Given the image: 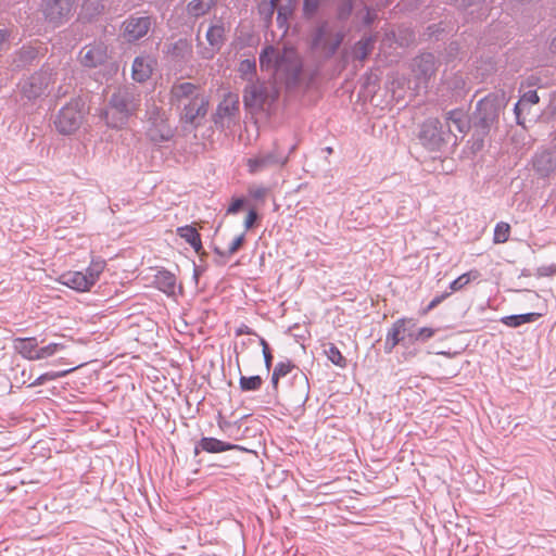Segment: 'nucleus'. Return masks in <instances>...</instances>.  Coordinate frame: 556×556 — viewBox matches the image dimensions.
I'll list each match as a JSON object with an SVG mask.
<instances>
[{"mask_svg": "<svg viewBox=\"0 0 556 556\" xmlns=\"http://www.w3.org/2000/svg\"><path fill=\"white\" fill-rule=\"evenodd\" d=\"M325 353L328 359L336 366L340 368H345L348 365L346 358L342 355L340 350L333 344L329 343Z\"/></svg>", "mask_w": 556, "mask_h": 556, "instance_id": "72a5a7b5", "label": "nucleus"}, {"mask_svg": "<svg viewBox=\"0 0 556 556\" xmlns=\"http://www.w3.org/2000/svg\"><path fill=\"white\" fill-rule=\"evenodd\" d=\"M416 323L413 318L402 317L395 320L391 328L388 330L384 343V350L387 353L392 350L402 341L407 339L409 341V334L415 333Z\"/></svg>", "mask_w": 556, "mask_h": 556, "instance_id": "9d476101", "label": "nucleus"}, {"mask_svg": "<svg viewBox=\"0 0 556 556\" xmlns=\"http://www.w3.org/2000/svg\"><path fill=\"white\" fill-rule=\"evenodd\" d=\"M366 22H367V23H370V22H371V17H370V15H369V14H368V16H367V21H366Z\"/></svg>", "mask_w": 556, "mask_h": 556, "instance_id": "6e6d98bb", "label": "nucleus"}, {"mask_svg": "<svg viewBox=\"0 0 556 556\" xmlns=\"http://www.w3.org/2000/svg\"><path fill=\"white\" fill-rule=\"evenodd\" d=\"M293 368L294 365L290 361L280 362L275 366L271 375V383L275 391L278 390L279 379L287 376Z\"/></svg>", "mask_w": 556, "mask_h": 556, "instance_id": "c85d7f7f", "label": "nucleus"}, {"mask_svg": "<svg viewBox=\"0 0 556 556\" xmlns=\"http://www.w3.org/2000/svg\"><path fill=\"white\" fill-rule=\"evenodd\" d=\"M372 47L374 41L371 38H365L359 40L353 49L354 56L361 61L365 60L371 52Z\"/></svg>", "mask_w": 556, "mask_h": 556, "instance_id": "c9c22d12", "label": "nucleus"}, {"mask_svg": "<svg viewBox=\"0 0 556 556\" xmlns=\"http://www.w3.org/2000/svg\"><path fill=\"white\" fill-rule=\"evenodd\" d=\"M151 24L149 16H131L123 24V36L127 41L139 40L148 34Z\"/></svg>", "mask_w": 556, "mask_h": 556, "instance_id": "ddd939ff", "label": "nucleus"}, {"mask_svg": "<svg viewBox=\"0 0 556 556\" xmlns=\"http://www.w3.org/2000/svg\"><path fill=\"white\" fill-rule=\"evenodd\" d=\"M252 333H254V332L247 325H241L239 328L236 329V336L252 334Z\"/></svg>", "mask_w": 556, "mask_h": 556, "instance_id": "603ef678", "label": "nucleus"}, {"mask_svg": "<svg viewBox=\"0 0 556 556\" xmlns=\"http://www.w3.org/2000/svg\"><path fill=\"white\" fill-rule=\"evenodd\" d=\"M447 124L452 125L459 131L465 132L468 129V119L466 114L460 110H454L447 114Z\"/></svg>", "mask_w": 556, "mask_h": 556, "instance_id": "bb28decb", "label": "nucleus"}, {"mask_svg": "<svg viewBox=\"0 0 556 556\" xmlns=\"http://www.w3.org/2000/svg\"><path fill=\"white\" fill-rule=\"evenodd\" d=\"M13 346L24 358L37 361L38 342L36 338H16L13 341Z\"/></svg>", "mask_w": 556, "mask_h": 556, "instance_id": "a211bd4d", "label": "nucleus"}, {"mask_svg": "<svg viewBox=\"0 0 556 556\" xmlns=\"http://www.w3.org/2000/svg\"><path fill=\"white\" fill-rule=\"evenodd\" d=\"M105 268V260L92 257L86 273L79 270L65 271L59 277V282L77 292H88L100 279Z\"/></svg>", "mask_w": 556, "mask_h": 556, "instance_id": "f03ea898", "label": "nucleus"}, {"mask_svg": "<svg viewBox=\"0 0 556 556\" xmlns=\"http://www.w3.org/2000/svg\"><path fill=\"white\" fill-rule=\"evenodd\" d=\"M480 276L478 270L467 271L450 283L451 293L464 289L471 280L478 279Z\"/></svg>", "mask_w": 556, "mask_h": 556, "instance_id": "cd10ccee", "label": "nucleus"}, {"mask_svg": "<svg viewBox=\"0 0 556 556\" xmlns=\"http://www.w3.org/2000/svg\"><path fill=\"white\" fill-rule=\"evenodd\" d=\"M76 3L77 0H42L39 11L48 24L58 27L68 21Z\"/></svg>", "mask_w": 556, "mask_h": 556, "instance_id": "0eeeda50", "label": "nucleus"}, {"mask_svg": "<svg viewBox=\"0 0 556 556\" xmlns=\"http://www.w3.org/2000/svg\"><path fill=\"white\" fill-rule=\"evenodd\" d=\"M37 55V52L31 47H23L14 59L13 63L16 67H21L33 61Z\"/></svg>", "mask_w": 556, "mask_h": 556, "instance_id": "e433bc0d", "label": "nucleus"}, {"mask_svg": "<svg viewBox=\"0 0 556 556\" xmlns=\"http://www.w3.org/2000/svg\"><path fill=\"white\" fill-rule=\"evenodd\" d=\"M435 329L431 327H421L415 333L409 334V343L426 342L435 334Z\"/></svg>", "mask_w": 556, "mask_h": 556, "instance_id": "4c0bfd02", "label": "nucleus"}, {"mask_svg": "<svg viewBox=\"0 0 556 556\" xmlns=\"http://www.w3.org/2000/svg\"><path fill=\"white\" fill-rule=\"evenodd\" d=\"M243 242H244V235H240V236L236 237L229 244L227 254H229V255L235 254L242 247Z\"/></svg>", "mask_w": 556, "mask_h": 556, "instance_id": "c03bdc74", "label": "nucleus"}, {"mask_svg": "<svg viewBox=\"0 0 556 556\" xmlns=\"http://www.w3.org/2000/svg\"><path fill=\"white\" fill-rule=\"evenodd\" d=\"M343 40L341 33H336L333 36L328 31L326 26H323L314 40V45L323 49L327 54L331 55L339 48Z\"/></svg>", "mask_w": 556, "mask_h": 556, "instance_id": "dca6fc26", "label": "nucleus"}, {"mask_svg": "<svg viewBox=\"0 0 556 556\" xmlns=\"http://www.w3.org/2000/svg\"><path fill=\"white\" fill-rule=\"evenodd\" d=\"M9 36L10 33L7 29H0V52L7 50L9 48Z\"/></svg>", "mask_w": 556, "mask_h": 556, "instance_id": "49530a36", "label": "nucleus"}, {"mask_svg": "<svg viewBox=\"0 0 556 556\" xmlns=\"http://www.w3.org/2000/svg\"><path fill=\"white\" fill-rule=\"evenodd\" d=\"M154 61L150 58L138 56L132 63V78L136 81H147L153 72Z\"/></svg>", "mask_w": 556, "mask_h": 556, "instance_id": "f3484780", "label": "nucleus"}, {"mask_svg": "<svg viewBox=\"0 0 556 556\" xmlns=\"http://www.w3.org/2000/svg\"><path fill=\"white\" fill-rule=\"evenodd\" d=\"M110 58L108 46L103 42H92L81 48L78 54L79 63L88 68L104 65Z\"/></svg>", "mask_w": 556, "mask_h": 556, "instance_id": "9b49d317", "label": "nucleus"}, {"mask_svg": "<svg viewBox=\"0 0 556 556\" xmlns=\"http://www.w3.org/2000/svg\"><path fill=\"white\" fill-rule=\"evenodd\" d=\"M77 367L78 366L71 368V369L62 370V371L45 372V374L40 375L38 378H36L33 382H30L28 384V387L33 388V387L41 386V384L46 383L47 381L62 378V377L66 376L67 374H70L71 371H73L74 369H76Z\"/></svg>", "mask_w": 556, "mask_h": 556, "instance_id": "473e14b6", "label": "nucleus"}, {"mask_svg": "<svg viewBox=\"0 0 556 556\" xmlns=\"http://www.w3.org/2000/svg\"><path fill=\"white\" fill-rule=\"evenodd\" d=\"M55 73L50 68H40L22 79L18 89L23 98L36 101L50 94L55 84Z\"/></svg>", "mask_w": 556, "mask_h": 556, "instance_id": "7ed1b4c3", "label": "nucleus"}, {"mask_svg": "<svg viewBox=\"0 0 556 556\" xmlns=\"http://www.w3.org/2000/svg\"><path fill=\"white\" fill-rule=\"evenodd\" d=\"M288 162V156L281 152L280 147L274 143L273 150L260 152L247 160L248 172L252 175L257 174L268 167H283Z\"/></svg>", "mask_w": 556, "mask_h": 556, "instance_id": "1a4fd4ad", "label": "nucleus"}, {"mask_svg": "<svg viewBox=\"0 0 556 556\" xmlns=\"http://www.w3.org/2000/svg\"><path fill=\"white\" fill-rule=\"evenodd\" d=\"M450 295H451V292H444V293H442L440 295L434 296L430 301V303L420 311V314L422 316H426L427 314H429L432 309H434L439 304H441Z\"/></svg>", "mask_w": 556, "mask_h": 556, "instance_id": "a19ab883", "label": "nucleus"}, {"mask_svg": "<svg viewBox=\"0 0 556 556\" xmlns=\"http://www.w3.org/2000/svg\"><path fill=\"white\" fill-rule=\"evenodd\" d=\"M257 219V213L255 210H250L245 219H244V227L245 229H250L253 227L254 223Z\"/></svg>", "mask_w": 556, "mask_h": 556, "instance_id": "a18cd8bd", "label": "nucleus"}, {"mask_svg": "<svg viewBox=\"0 0 556 556\" xmlns=\"http://www.w3.org/2000/svg\"><path fill=\"white\" fill-rule=\"evenodd\" d=\"M351 9H352V8H351V4L349 3V4H348V8H346V14H350Z\"/></svg>", "mask_w": 556, "mask_h": 556, "instance_id": "5fc2aeb1", "label": "nucleus"}, {"mask_svg": "<svg viewBox=\"0 0 556 556\" xmlns=\"http://www.w3.org/2000/svg\"><path fill=\"white\" fill-rule=\"evenodd\" d=\"M242 205H243V200L236 199L232 201V203L228 207L227 213L228 214H237L240 211V208L242 207Z\"/></svg>", "mask_w": 556, "mask_h": 556, "instance_id": "09e8293b", "label": "nucleus"}, {"mask_svg": "<svg viewBox=\"0 0 556 556\" xmlns=\"http://www.w3.org/2000/svg\"><path fill=\"white\" fill-rule=\"evenodd\" d=\"M319 0H304V11L306 14H312L318 7Z\"/></svg>", "mask_w": 556, "mask_h": 556, "instance_id": "de8ad7c7", "label": "nucleus"}, {"mask_svg": "<svg viewBox=\"0 0 556 556\" xmlns=\"http://www.w3.org/2000/svg\"><path fill=\"white\" fill-rule=\"evenodd\" d=\"M533 167L542 175H548L556 168V162L549 151H541L533 159Z\"/></svg>", "mask_w": 556, "mask_h": 556, "instance_id": "aec40b11", "label": "nucleus"}, {"mask_svg": "<svg viewBox=\"0 0 556 556\" xmlns=\"http://www.w3.org/2000/svg\"><path fill=\"white\" fill-rule=\"evenodd\" d=\"M277 96V91L265 84H252L244 90L243 102L253 112L265 111L275 102Z\"/></svg>", "mask_w": 556, "mask_h": 556, "instance_id": "6e6552de", "label": "nucleus"}, {"mask_svg": "<svg viewBox=\"0 0 556 556\" xmlns=\"http://www.w3.org/2000/svg\"><path fill=\"white\" fill-rule=\"evenodd\" d=\"M278 1H279V0H269V2H270V10H271V11H273V10H274V8L277 5Z\"/></svg>", "mask_w": 556, "mask_h": 556, "instance_id": "864d4df0", "label": "nucleus"}, {"mask_svg": "<svg viewBox=\"0 0 556 556\" xmlns=\"http://www.w3.org/2000/svg\"><path fill=\"white\" fill-rule=\"evenodd\" d=\"M216 2L217 0H191L187 5V11L194 17L203 16L215 7Z\"/></svg>", "mask_w": 556, "mask_h": 556, "instance_id": "393cba45", "label": "nucleus"}, {"mask_svg": "<svg viewBox=\"0 0 556 556\" xmlns=\"http://www.w3.org/2000/svg\"><path fill=\"white\" fill-rule=\"evenodd\" d=\"M64 345L61 343H50L43 348H38V359L48 358L53 356L58 351L63 350Z\"/></svg>", "mask_w": 556, "mask_h": 556, "instance_id": "ea45409f", "label": "nucleus"}, {"mask_svg": "<svg viewBox=\"0 0 556 556\" xmlns=\"http://www.w3.org/2000/svg\"><path fill=\"white\" fill-rule=\"evenodd\" d=\"M103 117L105 119L106 125L112 128H121L124 125H126V123L128 121V116H126L122 113H117L114 110H108V109L105 110Z\"/></svg>", "mask_w": 556, "mask_h": 556, "instance_id": "2f4dec72", "label": "nucleus"}, {"mask_svg": "<svg viewBox=\"0 0 556 556\" xmlns=\"http://www.w3.org/2000/svg\"><path fill=\"white\" fill-rule=\"evenodd\" d=\"M540 317V313H527L521 315L505 316L501 319V321L507 327L517 328L523 324L532 323Z\"/></svg>", "mask_w": 556, "mask_h": 556, "instance_id": "a878e982", "label": "nucleus"}, {"mask_svg": "<svg viewBox=\"0 0 556 556\" xmlns=\"http://www.w3.org/2000/svg\"><path fill=\"white\" fill-rule=\"evenodd\" d=\"M199 445L206 453H222L232 450H243V447L239 445L227 443L210 437L202 438L199 442Z\"/></svg>", "mask_w": 556, "mask_h": 556, "instance_id": "6ab92c4d", "label": "nucleus"}, {"mask_svg": "<svg viewBox=\"0 0 556 556\" xmlns=\"http://www.w3.org/2000/svg\"><path fill=\"white\" fill-rule=\"evenodd\" d=\"M510 236V226L507 223L501 222L496 224L494 229L493 241L495 243H505Z\"/></svg>", "mask_w": 556, "mask_h": 556, "instance_id": "58836bf2", "label": "nucleus"}, {"mask_svg": "<svg viewBox=\"0 0 556 556\" xmlns=\"http://www.w3.org/2000/svg\"><path fill=\"white\" fill-rule=\"evenodd\" d=\"M249 192L254 199H262L265 197L266 190L262 187H254Z\"/></svg>", "mask_w": 556, "mask_h": 556, "instance_id": "8fccbe9b", "label": "nucleus"}, {"mask_svg": "<svg viewBox=\"0 0 556 556\" xmlns=\"http://www.w3.org/2000/svg\"><path fill=\"white\" fill-rule=\"evenodd\" d=\"M507 100L504 91L490 93L477 104V125L486 131L491 125L497 122L500 112L506 106Z\"/></svg>", "mask_w": 556, "mask_h": 556, "instance_id": "20e7f679", "label": "nucleus"}, {"mask_svg": "<svg viewBox=\"0 0 556 556\" xmlns=\"http://www.w3.org/2000/svg\"><path fill=\"white\" fill-rule=\"evenodd\" d=\"M206 39L212 47V52L207 58H212L214 52L219 50L225 39V27L222 24L212 25L206 31Z\"/></svg>", "mask_w": 556, "mask_h": 556, "instance_id": "4be33fe9", "label": "nucleus"}, {"mask_svg": "<svg viewBox=\"0 0 556 556\" xmlns=\"http://www.w3.org/2000/svg\"><path fill=\"white\" fill-rule=\"evenodd\" d=\"M263 384V379L260 376H241L239 379L240 390L243 392L257 391Z\"/></svg>", "mask_w": 556, "mask_h": 556, "instance_id": "f704fd0d", "label": "nucleus"}, {"mask_svg": "<svg viewBox=\"0 0 556 556\" xmlns=\"http://www.w3.org/2000/svg\"><path fill=\"white\" fill-rule=\"evenodd\" d=\"M260 344L262 345V351H263V356H264V362H265V367L267 370L270 369L271 367V363H273V354L270 352V349L268 346V343L266 342V340L264 338H260Z\"/></svg>", "mask_w": 556, "mask_h": 556, "instance_id": "79ce46f5", "label": "nucleus"}, {"mask_svg": "<svg viewBox=\"0 0 556 556\" xmlns=\"http://www.w3.org/2000/svg\"><path fill=\"white\" fill-rule=\"evenodd\" d=\"M239 72L243 77L253 75L255 73V62L251 60L241 61Z\"/></svg>", "mask_w": 556, "mask_h": 556, "instance_id": "37998d69", "label": "nucleus"}, {"mask_svg": "<svg viewBox=\"0 0 556 556\" xmlns=\"http://www.w3.org/2000/svg\"><path fill=\"white\" fill-rule=\"evenodd\" d=\"M195 89L197 87L191 83H180L172 87L170 94L173 99L179 101L184 98L192 96Z\"/></svg>", "mask_w": 556, "mask_h": 556, "instance_id": "c756f323", "label": "nucleus"}, {"mask_svg": "<svg viewBox=\"0 0 556 556\" xmlns=\"http://www.w3.org/2000/svg\"><path fill=\"white\" fill-rule=\"evenodd\" d=\"M260 65L263 71H270L275 75H298L301 67L293 49H285L279 53L274 47H266L263 50Z\"/></svg>", "mask_w": 556, "mask_h": 556, "instance_id": "f257e3e1", "label": "nucleus"}, {"mask_svg": "<svg viewBox=\"0 0 556 556\" xmlns=\"http://www.w3.org/2000/svg\"><path fill=\"white\" fill-rule=\"evenodd\" d=\"M540 101L538 92L535 90H530L526 92L519 101L515 105V115L518 125L523 126V121L521 119V112L529 105H534Z\"/></svg>", "mask_w": 556, "mask_h": 556, "instance_id": "b1692460", "label": "nucleus"}, {"mask_svg": "<svg viewBox=\"0 0 556 556\" xmlns=\"http://www.w3.org/2000/svg\"><path fill=\"white\" fill-rule=\"evenodd\" d=\"M419 62H425L428 66H429V70H433V66H434V60H433V56L431 54H427V55H422L420 59H419Z\"/></svg>", "mask_w": 556, "mask_h": 556, "instance_id": "3c124183", "label": "nucleus"}, {"mask_svg": "<svg viewBox=\"0 0 556 556\" xmlns=\"http://www.w3.org/2000/svg\"><path fill=\"white\" fill-rule=\"evenodd\" d=\"M440 122L438 119H430L427 123H425L422 130H421V138L429 139L430 141L437 142L439 141L440 134Z\"/></svg>", "mask_w": 556, "mask_h": 556, "instance_id": "7c9ffc66", "label": "nucleus"}, {"mask_svg": "<svg viewBox=\"0 0 556 556\" xmlns=\"http://www.w3.org/2000/svg\"><path fill=\"white\" fill-rule=\"evenodd\" d=\"M239 113V97L237 93L228 92L217 105L214 114L215 124L229 125Z\"/></svg>", "mask_w": 556, "mask_h": 556, "instance_id": "f8f14e48", "label": "nucleus"}, {"mask_svg": "<svg viewBox=\"0 0 556 556\" xmlns=\"http://www.w3.org/2000/svg\"><path fill=\"white\" fill-rule=\"evenodd\" d=\"M108 110H114L129 117L137 110V103L127 91L118 90L112 96Z\"/></svg>", "mask_w": 556, "mask_h": 556, "instance_id": "2eb2a0df", "label": "nucleus"}, {"mask_svg": "<svg viewBox=\"0 0 556 556\" xmlns=\"http://www.w3.org/2000/svg\"><path fill=\"white\" fill-rule=\"evenodd\" d=\"M148 114L147 138L155 146L170 141L175 135V129L169 125L165 112L154 108Z\"/></svg>", "mask_w": 556, "mask_h": 556, "instance_id": "423d86ee", "label": "nucleus"}, {"mask_svg": "<svg viewBox=\"0 0 556 556\" xmlns=\"http://www.w3.org/2000/svg\"><path fill=\"white\" fill-rule=\"evenodd\" d=\"M177 235L185 239L195 252H199L202 249L201 236L193 226L187 225L178 227Z\"/></svg>", "mask_w": 556, "mask_h": 556, "instance_id": "5701e85b", "label": "nucleus"}, {"mask_svg": "<svg viewBox=\"0 0 556 556\" xmlns=\"http://www.w3.org/2000/svg\"><path fill=\"white\" fill-rule=\"evenodd\" d=\"M156 288L166 294H174L176 289V277L168 270H160L155 275Z\"/></svg>", "mask_w": 556, "mask_h": 556, "instance_id": "412c9836", "label": "nucleus"}, {"mask_svg": "<svg viewBox=\"0 0 556 556\" xmlns=\"http://www.w3.org/2000/svg\"><path fill=\"white\" fill-rule=\"evenodd\" d=\"M84 117V103L74 99L60 110L54 119V125L60 134L72 135L80 128Z\"/></svg>", "mask_w": 556, "mask_h": 556, "instance_id": "39448f33", "label": "nucleus"}, {"mask_svg": "<svg viewBox=\"0 0 556 556\" xmlns=\"http://www.w3.org/2000/svg\"><path fill=\"white\" fill-rule=\"evenodd\" d=\"M208 99L204 94H195L184 109V119L198 125L207 113Z\"/></svg>", "mask_w": 556, "mask_h": 556, "instance_id": "4468645a", "label": "nucleus"}]
</instances>
